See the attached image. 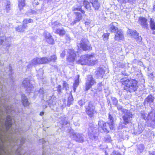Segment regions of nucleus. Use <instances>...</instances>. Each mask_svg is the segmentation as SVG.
<instances>
[{
    "mask_svg": "<svg viewBox=\"0 0 155 155\" xmlns=\"http://www.w3.org/2000/svg\"><path fill=\"white\" fill-rule=\"evenodd\" d=\"M117 25V24L116 22H113L110 24L109 25L110 31L115 33L119 30L116 27Z\"/></svg>",
    "mask_w": 155,
    "mask_h": 155,
    "instance_id": "obj_17",
    "label": "nucleus"
},
{
    "mask_svg": "<svg viewBox=\"0 0 155 155\" xmlns=\"http://www.w3.org/2000/svg\"><path fill=\"white\" fill-rule=\"evenodd\" d=\"M109 125L110 128L111 130H113L114 127V122H109L108 123Z\"/></svg>",
    "mask_w": 155,
    "mask_h": 155,
    "instance_id": "obj_35",
    "label": "nucleus"
},
{
    "mask_svg": "<svg viewBox=\"0 0 155 155\" xmlns=\"http://www.w3.org/2000/svg\"><path fill=\"white\" fill-rule=\"evenodd\" d=\"M107 102H108V105H109V104L111 105V104H110V101L109 100H107Z\"/></svg>",
    "mask_w": 155,
    "mask_h": 155,
    "instance_id": "obj_57",
    "label": "nucleus"
},
{
    "mask_svg": "<svg viewBox=\"0 0 155 155\" xmlns=\"http://www.w3.org/2000/svg\"><path fill=\"white\" fill-rule=\"evenodd\" d=\"M78 47H80L84 51H87L90 49V45L88 41L86 39H82L81 40L80 43L77 44Z\"/></svg>",
    "mask_w": 155,
    "mask_h": 155,
    "instance_id": "obj_6",
    "label": "nucleus"
},
{
    "mask_svg": "<svg viewBox=\"0 0 155 155\" xmlns=\"http://www.w3.org/2000/svg\"><path fill=\"white\" fill-rule=\"evenodd\" d=\"M73 101V98L72 97V94L71 93V92L70 94L69 97L68 98V103L67 104V106L69 107L70 106V105L72 104V101Z\"/></svg>",
    "mask_w": 155,
    "mask_h": 155,
    "instance_id": "obj_24",
    "label": "nucleus"
},
{
    "mask_svg": "<svg viewBox=\"0 0 155 155\" xmlns=\"http://www.w3.org/2000/svg\"><path fill=\"white\" fill-rule=\"evenodd\" d=\"M83 5L84 7L88 10L91 11V4L88 1H84V2Z\"/></svg>",
    "mask_w": 155,
    "mask_h": 155,
    "instance_id": "obj_22",
    "label": "nucleus"
},
{
    "mask_svg": "<svg viewBox=\"0 0 155 155\" xmlns=\"http://www.w3.org/2000/svg\"><path fill=\"white\" fill-rule=\"evenodd\" d=\"M150 28L152 30H155V22L154 19L152 18H150Z\"/></svg>",
    "mask_w": 155,
    "mask_h": 155,
    "instance_id": "obj_26",
    "label": "nucleus"
},
{
    "mask_svg": "<svg viewBox=\"0 0 155 155\" xmlns=\"http://www.w3.org/2000/svg\"><path fill=\"white\" fill-rule=\"evenodd\" d=\"M79 84V81L78 79H77L75 80L74 83L73 84V90L74 91H75L76 87H78Z\"/></svg>",
    "mask_w": 155,
    "mask_h": 155,
    "instance_id": "obj_31",
    "label": "nucleus"
},
{
    "mask_svg": "<svg viewBox=\"0 0 155 155\" xmlns=\"http://www.w3.org/2000/svg\"><path fill=\"white\" fill-rule=\"evenodd\" d=\"M55 32L60 35H63L65 34L66 32L63 28H62L57 29Z\"/></svg>",
    "mask_w": 155,
    "mask_h": 155,
    "instance_id": "obj_27",
    "label": "nucleus"
},
{
    "mask_svg": "<svg viewBox=\"0 0 155 155\" xmlns=\"http://www.w3.org/2000/svg\"><path fill=\"white\" fill-rule=\"evenodd\" d=\"M64 87L65 88L66 90L68 88V85L67 83L65 81H64L63 84Z\"/></svg>",
    "mask_w": 155,
    "mask_h": 155,
    "instance_id": "obj_41",
    "label": "nucleus"
},
{
    "mask_svg": "<svg viewBox=\"0 0 155 155\" xmlns=\"http://www.w3.org/2000/svg\"><path fill=\"white\" fill-rule=\"evenodd\" d=\"M70 136L77 142L79 143H83L84 142V138L82 134L73 132L71 133Z\"/></svg>",
    "mask_w": 155,
    "mask_h": 155,
    "instance_id": "obj_12",
    "label": "nucleus"
},
{
    "mask_svg": "<svg viewBox=\"0 0 155 155\" xmlns=\"http://www.w3.org/2000/svg\"><path fill=\"white\" fill-rule=\"evenodd\" d=\"M65 120H64V122H61V123H62V124H63V125H64V124H66V122H65Z\"/></svg>",
    "mask_w": 155,
    "mask_h": 155,
    "instance_id": "obj_59",
    "label": "nucleus"
},
{
    "mask_svg": "<svg viewBox=\"0 0 155 155\" xmlns=\"http://www.w3.org/2000/svg\"><path fill=\"white\" fill-rule=\"evenodd\" d=\"M138 147L141 150H143L144 149V146L142 144H140L138 145Z\"/></svg>",
    "mask_w": 155,
    "mask_h": 155,
    "instance_id": "obj_43",
    "label": "nucleus"
},
{
    "mask_svg": "<svg viewBox=\"0 0 155 155\" xmlns=\"http://www.w3.org/2000/svg\"><path fill=\"white\" fill-rule=\"evenodd\" d=\"M117 106L118 110H121L122 111V110L124 109H122V106L120 105L117 104V106Z\"/></svg>",
    "mask_w": 155,
    "mask_h": 155,
    "instance_id": "obj_46",
    "label": "nucleus"
},
{
    "mask_svg": "<svg viewBox=\"0 0 155 155\" xmlns=\"http://www.w3.org/2000/svg\"><path fill=\"white\" fill-rule=\"evenodd\" d=\"M91 4L95 10H98L99 9L100 5L97 0H94V2H92Z\"/></svg>",
    "mask_w": 155,
    "mask_h": 155,
    "instance_id": "obj_23",
    "label": "nucleus"
},
{
    "mask_svg": "<svg viewBox=\"0 0 155 155\" xmlns=\"http://www.w3.org/2000/svg\"><path fill=\"white\" fill-rule=\"evenodd\" d=\"M6 39L7 38L5 36H3L0 37V45L2 44L3 45Z\"/></svg>",
    "mask_w": 155,
    "mask_h": 155,
    "instance_id": "obj_34",
    "label": "nucleus"
},
{
    "mask_svg": "<svg viewBox=\"0 0 155 155\" xmlns=\"http://www.w3.org/2000/svg\"><path fill=\"white\" fill-rule=\"evenodd\" d=\"M153 10L155 11V5H154L153 7Z\"/></svg>",
    "mask_w": 155,
    "mask_h": 155,
    "instance_id": "obj_63",
    "label": "nucleus"
},
{
    "mask_svg": "<svg viewBox=\"0 0 155 155\" xmlns=\"http://www.w3.org/2000/svg\"><path fill=\"white\" fill-rule=\"evenodd\" d=\"M22 102L23 105L24 106H28L29 103L28 101L27 97L25 96L24 94H23L21 96Z\"/></svg>",
    "mask_w": 155,
    "mask_h": 155,
    "instance_id": "obj_21",
    "label": "nucleus"
},
{
    "mask_svg": "<svg viewBox=\"0 0 155 155\" xmlns=\"http://www.w3.org/2000/svg\"><path fill=\"white\" fill-rule=\"evenodd\" d=\"M40 142H42V143L43 144L45 143H46V142L43 139H42L41 140H40Z\"/></svg>",
    "mask_w": 155,
    "mask_h": 155,
    "instance_id": "obj_54",
    "label": "nucleus"
},
{
    "mask_svg": "<svg viewBox=\"0 0 155 155\" xmlns=\"http://www.w3.org/2000/svg\"><path fill=\"white\" fill-rule=\"evenodd\" d=\"M43 155H45V153L44 152H43Z\"/></svg>",
    "mask_w": 155,
    "mask_h": 155,
    "instance_id": "obj_64",
    "label": "nucleus"
},
{
    "mask_svg": "<svg viewBox=\"0 0 155 155\" xmlns=\"http://www.w3.org/2000/svg\"><path fill=\"white\" fill-rule=\"evenodd\" d=\"M10 4H7L5 8V9L4 12L6 13L9 12V11L10 10Z\"/></svg>",
    "mask_w": 155,
    "mask_h": 155,
    "instance_id": "obj_36",
    "label": "nucleus"
},
{
    "mask_svg": "<svg viewBox=\"0 0 155 155\" xmlns=\"http://www.w3.org/2000/svg\"><path fill=\"white\" fill-rule=\"evenodd\" d=\"M39 2L38 0H35L33 2V5H37L39 4Z\"/></svg>",
    "mask_w": 155,
    "mask_h": 155,
    "instance_id": "obj_48",
    "label": "nucleus"
},
{
    "mask_svg": "<svg viewBox=\"0 0 155 155\" xmlns=\"http://www.w3.org/2000/svg\"><path fill=\"white\" fill-rule=\"evenodd\" d=\"M65 38L66 40V42H69L71 40V38L69 35H66L65 36Z\"/></svg>",
    "mask_w": 155,
    "mask_h": 155,
    "instance_id": "obj_39",
    "label": "nucleus"
},
{
    "mask_svg": "<svg viewBox=\"0 0 155 155\" xmlns=\"http://www.w3.org/2000/svg\"><path fill=\"white\" fill-rule=\"evenodd\" d=\"M150 114L145 112L142 113L141 114L142 117L145 120H148L150 118Z\"/></svg>",
    "mask_w": 155,
    "mask_h": 155,
    "instance_id": "obj_28",
    "label": "nucleus"
},
{
    "mask_svg": "<svg viewBox=\"0 0 155 155\" xmlns=\"http://www.w3.org/2000/svg\"><path fill=\"white\" fill-rule=\"evenodd\" d=\"M61 24L59 22L56 21L52 23V27H54V26H60Z\"/></svg>",
    "mask_w": 155,
    "mask_h": 155,
    "instance_id": "obj_40",
    "label": "nucleus"
},
{
    "mask_svg": "<svg viewBox=\"0 0 155 155\" xmlns=\"http://www.w3.org/2000/svg\"><path fill=\"white\" fill-rule=\"evenodd\" d=\"M33 22L32 19H25L23 21V25H20L16 28V30L18 32H23L28 27L27 24L28 23Z\"/></svg>",
    "mask_w": 155,
    "mask_h": 155,
    "instance_id": "obj_8",
    "label": "nucleus"
},
{
    "mask_svg": "<svg viewBox=\"0 0 155 155\" xmlns=\"http://www.w3.org/2000/svg\"><path fill=\"white\" fill-rule=\"evenodd\" d=\"M76 54L74 53V50L69 49L68 51L67 60L68 61L71 62H74V61H76V62L78 63L77 61H77V58L76 57Z\"/></svg>",
    "mask_w": 155,
    "mask_h": 155,
    "instance_id": "obj_9",
    "label": "nucleus"
},
{
    "mask_svg": "<svg viewBox=\"0 0 155 155\" xmlns=\"http://www.w3.org/2000/svg\"><path fill=\"white\" fill-rule=\"evenodd\" d=\"M44 58V59H45V64L48 63L51 61H53L55 62L57 59V57L55 55H53L51 56V58H49L46 57Z\"/></svg>",
    "mask_w": 155,
    "mask_h": 155,
    "instance_id": "obj_20",
    "label": "nucleus"
},
{
    "mask_svg": "<svg viewBox=\"0 0 155 155\" xmlns=\"http://www.w3.org/2000/svg\"><path fill=\"white\" fill-rule=\"evenodd\" d=\"M122 84L125 86L124 90L130 92L135 91L137 88V81L136 80L131 78H123L120 80Z\"/></svg>",
    "mask_w": 155,
    "mask_h": 155,
    "instance_id": "obj_1",
    "label": "nucleus"
},
{
    "mask_svg": "<svg viewBox=\"0 0 155 155\" xmlns=\"http://www.w3.org/2000/svg\"><path fill=\"white\" fill-rule=\"evenodd\" d=\"M98 90H99V91H101V90H102V88H100L99 87L98 88Z\"/></svg>",
    "mask_w": 155,
    "mask_h": 155,
    "instance_id": "obj_60",
    "label": "nucleus"
},
{
    "mask_svg": "<svg viewBox=\"0 0 155 155\" xmlns=\"http://www.w3.org/2000/svg\"><path fill=\"white\" fill-rule=\"evenodd\" d=\"M97 62L94 55H84L81 57V59L77 61L78 64L83 65H93L95 64Z\"/></svg>",
    "mask_w": 155,
    "mask_h": 155,
    "instance_id": "obj_2",
    "label": "nucleus"
},
{
    "mask_svg": "<svg viewBox=\"0 0 155 155\" xmlns=\"http://www.w3.org/2000/svg\"><path fill=\"white\" fill-rule=\"evenodd\" d=\"M3 45L6 46L7 48H8L11 46L10 39L9 38H7L6 41H5V42L4 43Z\"/></svg>",
    "mask_w": 155,
    "mask_h": 155,
    "instance_id": "obj_25",
    "label": "nucleus"
},
{
    "mask_svg": "<svg viewBox=\"0 0 155 155\" xmlns=\"http://www.w3.org/2000/svg\"><path fill=\"white\" fill-rule=\"evenodd\" d=\"M149 155H155V151L149 152Z\"/></svg>",
    "mask_w": 155,
    "mask_h": 155,
    "instance_id": "obj_53",
    "label": "nucleus"
},
{
    "mask_svg": "<svg viewBox=\"0 0 155 155\" xmlns=\"http://www.w3.org/2000/svg\"><path fill=\"white\" fill-rule=\"evenodd\" d=\"M109 119V122H114V118L113 117L111 116V115L110 114H109V117H108Z\"/></svg>",
    "mask_w": 155,
    "mask_h": 155,
    "instance_id": "obj_42",
    "label": "nucleus"
},
{
    "mask_svg": "<svg viewBox=\"0 0 155 155\" xmlns=\"http://www.w3.org/2000/svg\"><path fill=\"white\" fill-rule=\"evenodd\" d=\"M91 130V129L90 128L89 129V132L88 133L89 137L90 139L92 140H94L96 139L97 137L95 134L96 131L95 130L92 131Z\"/></svg>",
    "mask_w": 155,
    "mask_h": 155,
    "instance_id": "obj_19",
    "label": "nucleus"
},
{
    "mask_svg": "<svg viewBox=\"0 0 155 155\" xmlns=\"http://www.w3.org/2000/svg\"><path fill=\"white\" fill-rule=\"evenodd\" d=\"M106 123H104L103 124V127L104 128H103V129H104V127H106Z\"/></svg>",
    "mask_w": 155,
    "mask_h": 155,
    "instance_id": "obj_58",
    "label": "nucleus"
},
{
    "mask_svg": "<svg viewBox=\"0 0 155 155\" xmlns=\"http://www.w3.org/2000/svg\"><path fill=\"white\" fill-rule=\"evenodd\" d=\"M105 140L108 142H110L111 140V137L109 135H107L105 137Z\"/></svg>",
    "mask_w": 155,
    "mask_h": 155,
    "instance_id": "obj_38",
    "label": "nucleus"
},
{
    "mask_svg": "<svg viewBox=\"0 0 155 155\" xmlns=\"http://www.w3.org/2000/svg\"><path fill=\"white\" fill-rule=\"evenodd\" d=\"M44 112H42L40 113V115L42 116L44 115Z\"/></svg>",
    "mask_w": 155,
    "mask_h": 155,
    "instance_id": "obj_56",
    "label": "nucleus"
},
{
    "mask_svg": "<svg viewBox=\"0 0 155 155\" xmlns=\"http://www.w3.org/2000/svg\"><path fill=\"white\" fill-rule=\"evenodd\" d=\"M109 34L107 33H105L103 35V37L104 41L107 40L108 38Z\"/></svg>",
    "mask_w": 155,
    "mask_h": 155,
    "instance_id": "obj_37",
    "label": "nucleus"
},
{
    "mask_svg": "<svg viewBox=\"0 0 155 155\" xmlns=\"http://www.w3.org/2000/svg\"><path fill=\"white\" fill-rule=\"evenodd\" d=\"M23 85L27 88L28 91H30L33 87L32 84H31L30 81L26 79L24 80L22 82Z\"/></svg>",
    "mask_w": 155,
    "mask_h": 155,
    "instance_id": "obj_14",
    "label": "nucleus"
},
{
    "mask_svg": "<svg viewBox=\"0 0 155 155\" xmlns=\"http://www.w3.org/2000/svg\"><path fill=\"white\" fill-rule=\"evenodd\" d=\"M4 113L2 110L0 109V123L2 124H5L6 129L8 130L10 129L12 127V118L9 115H7L6 119L5 120V117H3Z\"/></svg>",
    "mask_w": 155,
    "mask_h": 155,
    "instance_id": "obj_3",
    "label": "nucleus"
},
{
    "mask_svg": "<svg viewBox=\"0 0 155 155\" xmlns=\"http://www.w3.org/2000/svg\"><path fill=\"white\" fill-rule=\"evenodd\" d=\"M76 15V20L74 21L73 24H75L79 21L82 18L81 15L80 13H78Z\"/></svg>",
    "mask_w": 155,
    "mask_h": 155,
    "instance_id": "obj_30",
    "label": "nucleus"
},
{
    "mask_svg": "<svg viewBox=\"0 0 155 155\" xmlns=\"http://www.w3.org/2000/svg\"><path fill=\"white\" fill-rule=\"evenodd\" d=\"M44 58H36L31 60L29 64L27 66L28 68H30L33 66H35L38 64H45Z\"/></svg>",
    "mask_w": 155,
    "mask_h": 155,
    "instance_id": "obj_7",
    "label": "nucleus"
},
{
    "mask_svg": "<svg viewBox=\"0 0 155 155\" xmlns=\"http://www.w3.org/2000/svg\"><path fill=\"white\" fill-rule=\"evenodd\" d=\"M65 54V51H62V52L60 56L61 58H64Z\"/></svg>",
    "mask_w": 155,
    "mask_h": 155,
    "instance_id": "obj_44",
    "label": "nucleus"
},
{
    "mask_svg": "<svg viewBox=\"0 0 155 155\" xmlns=\"http://www.w3.org/2000/svg\"><path fill=\"white\" fill-rule=\"evenodd\" d=\"M154 99V97L152 95H149L145 99L144 102V105L149 104L150 105L151 103L153 102Z\"/></svg>",
    "mask_w": 155,
    "mask_h": 155,
    "instance_id": "obj_16",
    "label": "nucleus"
},
{
    "mask_svg": "<svg viewBox=\"0 0 155 155\" xmlns=\"http://www.w3.org/2000/svg\"><path fill=\"white\" fill-rule=\"evenodd\" d=\"M85 112L90 117H92L96 113L95 107L91 102H88V105L85 107Z\"/></svg>",
    "mask_w": 155,
    "mask_h": 155,
    "instance_id": "obj_4",
    "label": "nucleus"
},
{
    "mask_svg": "<svg viewBox=\"0 0 155 155\" xmlns=\"http://www.w3.org/2000/svg\"><path fill=\"white\" fill-rule=\"evenodd\" d=\"M96 82L93 78L92 76L89 75L87 76V80L86 81L85 84V90L86 91L89 89L94 84H95Z\"/></svg>",
    "mask_w": 155,
    "mask_h": 155,
    "instance_id": "obj_11",
    "label": "nucleus"
},
{
    "mask_svg": "<svg viewBox=\"0 0 155 155\" xmlns=\"http://www.w3.org/2000/svg\"><path fill=\"white\" fill-rule=\"evenodd\" d=\"M74 10H79L80 11H81V12L83 13L84 14L85 13V12L84 11H83L81 10V8H76L74 9Z\"/></svg>",
    "mask_w": 155,
    "mask_h": 155,
    "instance_id": "obj_49",
    "label": "nucleus"
},
{
    "mask_svg": "<svg viewBox=\"0 0 155 155\" xmlns=\"http://www.w3.org/2000/svg\"><path fill=\"white\" fill-rule=\"evenodd\" d=\"M16 140H13V139L9 140V142L11 143H12L14 142L15 143L16 142Z\"/></svg>",
    "mask_w": 155,
    "mask_h": 155,
    "instance_id": "obj_51",
    "label": "nucleus"
},
{
    "mask_svg": "<svg viewBox=\"0 0 155 155\" xmlns=\"http://www.w3.org/2000/svg\"><path fill=\"white\" fill-rule=\"evenodd\" d=\"M122 112L124 114L123 116V118L124 121V124H127L131 122L132 117V115L131 113L128 110L125 109H123Z\"/></svg>",
    "mask_w": 155,
    "mask_h": 155,
    "instance_id": "obj_5",
    "label": "nucleus"
},
{
    "mask_svg": "<svg viewBox=\"0 0 155 155\" xmlns=\"http://www.w3.org/2000/svg\"><path fill=\"white\" fill-rule=\"evenodd\" d=\"M45 35L46 41L47 43L50 44H53L54 43V40L49 33H46Z\"/></svg>",
    "mask_w": 155,
    "mask_h": 155,
    "instance_id": "obj_15",
    "label": "nucleus"
},
{
    "mask_svg": "<svg viewBox=\"0 0 155 155\" xmlns=\"http://www.w3.org/2000/svg\"><path fill=\"white\" fill-rule=\"evenodd\" d=\"M111 99L113 102V104L115 106H117V104L118 103V101L117 100V99L115 97H111Z\"/></svg>",
    "mask_w": 155,
    "mask_h": 155,
    "instance_id": "obj_32",
    "label": "nucleus"
},
{
    "mask_svg": "<svg viewBox=\"0 0 155 155\" xmlns=\"http://www.w3.org/2000/svg\"><path fill=\"white\" fill-rule=\"evenodd\" d=\"M39 92L41 94H43L44 93V89L43 88H41L39 91Z\"/></svg>",
    "mask_w": 155,
    "mask_h": 155,
    "instance_id": "obj_50",
    "label": "nucleus"
},
{
    "mask_svg": "<svg viewBox=\"0 0 155 155\" xmlns=\"http://www.w3.org/2000/svg\"><path fill=\"white\" fill-rule=\"evenodd\" d=\"M84 102L82 100H80L78 102V104L81 106H82L84 104Z\"/></svg>",
    "mask_w": 155,
    "mask_h": 155,
    "instance_id": "obj_45",
    "label": "nucleus"
},
{
    "mask_svg": "<svg viewBox=\"0 0 155 155\" xmlns=\"http://www.w3.org/2000/svg\"><path fill=\"white\" fill-rule=\"evenodd\" d=\"M5 111L7 113H9V112H11L13 110V108L11 106H8L4 107Z\"/></svg>",
    "mask_w": 155,
    "mask_h": 155,
    "instance_id": "obj_33",
    "label": "nucleus"
},
{
    "mask_svg": "<svg viewBox=\"0 0 155 155\" xmlns=\"http://www.w3.org/2000/svg\"><path fill=\"white\" fill-rule=\"evenodd\" d=\"M147 19L143 17H140L139 18V23L143 28L147 29L148 25L147 22Z\"/></svg>",
    "mask_w": 155,
    "mask_h": 155,
    "instance_id": "obj_13",
    "label": "nucleus"
},
{
    "mask_svg": "<svg viewBox=\"0 0 155 155\" xmlns=\"http://www.w3.org/2000/svg\"><path fill=\"white\" fill-rule=\"evenodd\" d=\"M113 154H115L116 155H121L117 151H114L113 152Z\"/></svg>",
    "mask_w": 155,
    "mask_h": 155,
    "instance_id": "obj_52",
    "label": "nucleus"
},
{
    "mask_svg": "<svg viewBox=\"0 0 155 155\" xmlns=\"http://www.w3.org/2000/svg\"><path fill=\"white\" fill-rule=\"evenodd\" d=\"M117 0L118 1H121V0ZM122 2H126V0H122Z\"/></svg>",
    "mask_w": 155,
    "mask_h": 155,
    "instance_id": "obj_61",
    "label": "nucleus"
},
{
    "mask_svg": "<svg viewBox=\"0 0 155 155\" xmlns=\"http://www.w3.org/2000/svg\"><path fill=\"white\" fill-rule=\"evenodd\" d=\"M18 6L21 10L25 5L24 0H18Z\"/></svg>",
    "mask_w": 155,
    "mask_h": 155,
    "instance_id": "obj_29",
    "label": "nucleus"
},
{
    "mask_svg": "<svg viewBox=\"0 0 155 155\" xmlns=\"http://www.w3.org/2000/svg\"><path fill=\"white\" fill-rule=\"evenodd\" d=\"M127 33L128 35L132 38H135L137 40L140 41L142 39L141 37L138 36V33L135 30L128 29L127 31Z\"/></svg>",
    "mask_w": 155,
    "mask_h": 155,
    "instance_id": "obj_10",
    "label": "nucleus"
},
{
    "mask_svg": "<svg viewBox=\"0 0 155 155\" xmlns=\"http://www.w3.org/2000/svg\"><path fill=\"white\" fill-rule=\"evenodd\" d=\"M90 23L89 22H86L85 24L86 25H88L90 24Z\"/></svg>",
    "mask_w": 155,
    "mask_h": 155,
    "instance_id": "obj_55",
    "label": "nucleus"
},
{
    "mask_svg": "<svg viewBox=\"0 0 155 155\" xmlns=\"http://www.w3.org/2000/svg\"><path fill=\"white\" fill-rule=\"evenodd\" d=\"M99 85L101 87V86H103L102 84L101 83H100L99 84Z\"/></svg>",
    "mask_w": 155,
    "mask_h": 155,
    "instance_id": "obj_62",
    "label": "nucleus"
},
{
    "mask_svg": "<svg viewBox=\"0 0 155 155\" xmlns=\"http://www.w3.org/2000/svg\"><path fill=\"white\" fill-rule=\"evenodd\" d=\"M114 37L115 40H119L123 39L124 35L121 30H119L117 31Z\"/></svg>",
    "mask_w": 155,
    "mask_h": 155,
    "instance_id": "obj_18",
    "label": "nucleus"
},
{
    "mask_svg": "<svg viewBox=\"0 0 155 155\" xmlns=\"http://www.w3.org/2000/svg\"><path fill=\"white\" fill-rule=\"evenodd\" d=\"M61 86L60 85H58L57 87V91L59 93L61 92Z\"/></svg>",
    "mask_w": 155,
    "mask_h": 155,
    "instance_id": "obj_47",
    "label": "nucleus"
}]
</instances>
